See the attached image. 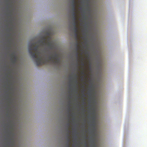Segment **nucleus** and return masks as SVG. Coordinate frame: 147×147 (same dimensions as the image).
Here are the masks:
<instances>
[{
    "instance_id": "obj_1",
    "label": "nucleus",
    "mask_w": 147,
    "mask_h": 147,
    "mask_svg": "<svg viewBox=\"0 0 147 147\" xmlns=\"http://www.w3.org/2000/svg\"><path fill=\"white\" fill-rule=\"evenodd\" d=\"M51 38L50 37L47 38L45 36L42 37L36 43L39 44L33 47L36 44V43H33L28 46V52L31 57L35 59L36 64L37 66L41 65L46 64L49 61H51L57 65L60 63V59L58 55L56 53L52 56H49L48 59L47 55L45 56V59H44L42 56L40 55V53L38 51V49L40 46L42 47L47 46L49 49H52L53 45L52 42L51 41Z\"/></svg>"
},
{
    "instance_id": "obj_2",
    "label": "nucleus",
    "mask_w": 147,
    "mask_h": 147,
    "mask_svg": "<svg viewBox=\"0 0 147 147\" xmlns=\"http://www.w3.org/2000/svg\"><path fill=\"white\" fill-rule=\"evenodd\" d=\"M78 32H74L75 37L76 38V57H77V59H78V51L80 49V46H79V43L78 42Z\"/></svg>"
},
{
    "instance_id": "obj_3",
    "label": "nucleus",
    "mask_w": 147,
    "mask_h": 147,
    "mask_svg": "<svg viewBox=\"0 0 147 147\" xmlns=\"http://www.w3.org/2000/svg\"><path fill=\"white\" fill-rule=\"evenodd\" d=\"M10 56L11 57V61L13 63H15L16 60V56L14 55V53H11Z\"/></svg>"
},
{
    "instance_id": "obj_4",
    "label": "nucleus",
    "mask_w": 147,
    "mask_h": 147,
    "mask_svg": "<svg viewBox=\"0 0 147 147\" xmlns=\"http://www.w3.org/2000/svg\"><path fill=\"white\" fill-rule=\"evenodd\" d=\"M76 1H74V0H73V1H72V10H76Z\"/></svg>"
},
{
    "instance_id": "obj_5",
    "label": "nucleus",
    "mask_w": 147,
    "mask_h": 147,
    "mask_svg": "<svg viewBox=\"0 0 147 147\" xmlns=\"http://www.w3.org/2000/svg\"><path fill=\"white\" fill-rule=\"evenodd\" d=\"M74 32H78V28L77 26H75L74 27Z\"/></svg>"
},
{
    "instance_id": "obj_6",
    "label": "nucleus",
    "mask_w": 147,
    "mask_h": 147,
    "mask_svg": "<svg viewBox=\"0 0 147 147\" xmlns=\"http://www.w3.org/2000/svg\"><path fill=\"white\" fill-rule=\"evenodd\" d=\"M76 10H72V16H77L76 13Z\"/></svg>"
},
{
    "instance_id": "obj_7",
    "label": "nucleus",
    "mask_w": 147,
    "mask_h": 147,
    "mask_svg": "<svg viewBox=\"0 0 147 147\" xmlns=\"http://www.w3.org/2000/svg\"><path fill=\"white\" fill-rule=\"evenodd\" d=\"M93 116L92 117V119L93 121H92V123L93 124H95V117L94 115V113H93Z\"/></svg>"
},
{
    "instance_id": "obj_8",
    "label": "nucleus",
    "mask_w": 147,
    "mask_h": 147,
    "mask_svg": "<svg viewBox=\"0 0 147 147\" xmlns=\"http://www.w3.org/2000/svg\"><path fill=\"white\" fill-rule=\"evenodd\" d=\"M81 65L83 66V67H84L85 65V64L83 62V57H81Z\"/></svg>"
},
{
    "instance_id": "obj_9",
    "label": "nucleus",
    "mask_w": 147,
    "mask_h": 147,
    "mask_svg": "<svg viewBox=\"0 0 147 147\" xmlns=\"http://www.w3.org/2000/svg\"><path fill=\"white\" fill-rule=\"evenodd\" d=\"M67 144H69V143L70 142V139L69 138V134H67Z\"/></svg>"
},
{
    "instance_id": "obj_10",
    "label": "nucleus",
    "mask_w": 147,
    "mask_h": 147,
    "mask_svg": "<svg viewBox=\"0 0 147 147\" xmlns=\"http://www.w3.org/2000/svg\"><path fill=\"white\" fill-rule=\"evenodd\" d=\"M78 23V22L77 21H73V25L74 27L75 26H77V25Z\"/></svg>"
},
{
    "instance_id": "obj_11",
    "label": "nucleus",
    "mask_w": 147,
    "mask_h": 147,
    "mask_svg": "<svg viewBox=\"0 0 147 147\" xmlns=\"http://www.w3.org/2000/svg\"><path fill=\"white\" fill-rule=\"evenodd\" d=\"M72 19H73V21H77V16H72Z\"/></svg>"
},
{
    "instance_id": "obj_12",
    "label": "nucleus",
    "mask_w": 147,
    "mask_h": 147,
    "mask_svg": "<svg viewBox=\"0 0 147 147\" xmlns=\"http://www.w3.org/2000/svg\"><path fill=\"white\" fill-rule=\"evenodd\" d=\"M75 77H76V84H77L78 83V81L77 80V78H78V76L77 75H76Z\"/></svg>"
},
{
    "instance_id": "obj_13",
    "label": "nucleus",
    "mask_w": 147,
    "mask_h": 147,
    "mask_svg": "<svg viewBox=\"0 0 147 147\" xmlns=\"http://www.w3.org/2000/svg\"><path fill=\"white\" fill-rule=\"evenodd\" d=\"M81 74L82 75H84L85 74L84 70L83 68L82 71H81Z\"/></svg>"
},
{
    "instance_id": "obj_14",
    "label": "nucleus",
    "mask_w": 147,
    "mask_h": 147,
    "mask_svg": "<svg viewBox=\"0 0 147 147\" xmlns=\"http://www.w3.org/2000/svg\"><path fill=\"white\" fill-rule=\"evenodd\" d=\"M70 110H71V107H70V106H69V108H68L69 111H70Z\"/></svg>"
},
{
    "instance_id": "obj_15",
    "label": "nucleus",
    "mask_w": 147,
    "mask_h": 147,
    "mask_svg": "<svg viewBox=\"0 0 147 147\" xmlns=\"http://www.w3.org/2000/svg\"><path fill=\"white\" fill-rule=\"evenodd\" d=\"M67 147H70L69 144H67Z\"/></svg>"
},
{
    "instance_id": "obj_16",
    "label": "nucleus",
    "mask_w": 147,
    "mask_h": 147,
    "mask_svg": "<svg viewBox=\"0 0 147 147\" xmlns=\"http://www.w3.org/2000/svg\"><path fill=\"white\" fill-rule=\"evenodd\" d=\"M84 78V76H82V80H83Z\"/></svg>"
},
{
    "instance_id": "obj_17",
    "label": "nucleus",
    "mask_w": 147,
    "mask_h": 147,
    "mask_svg": "<svg viewBox=\"0 0 147 147\" xmlns=\"http://www.w3.org/2000/svg\"><path fill=\"white\" fill-rule=\"evenodd\" d=\"M67 125H68V127L69 126V123H68L67 124Z\"/></svg>"
},
{
    "instance_id": "obj_18",
    "label": "nucleus",
    "mask_w": 147,
    "mask_h": 147,
    "mask_svg": "<svg viewBox=\"0 0 147 147\" xmlns=\"http://www.w3.org/2000/svg\"><path fill=\"white\" fill-rule=\"evenodd\" d=\"M67 131H68V132H70V131L68 129V128L67 129Z\"/></svg>"
},
{
    "instance_id": "obj_19",
    "label": "nucleus",
    "mask_w": 147,
    "mask_h": 147,
    "mask_svg": "<svg viewBox=\"0 0 147 147\" xmlns=\"http://www.w3.org/2000/svg\"><path fill=\"white\" fill-rule=\"evenodd\" d=\"M73 114V113H71V116H72Z\"/></svg>"
},
{
    "instance_id": "obj_20",
    "label": "nucleus",
    "mask_w": 147,
    "mask_h": 147,
    "mask_svg": "<svg viewBox=\"0 0 147 147\" xmlns=\"http://www.w3.org/2000/svg\"><path fill=\"white\" fill-rule=\"evenodd\" d=\"M92 126H93L94 127V126H95V125H94V124H93V125H92Z\"/></svg>"
},
{
    "instance_id": "obj_21",
    "label": "nucleus",
    "mask_w": 147,
    "mask_h": 147,
    "mask_svg": "<svg viewBox=\"0 0 147 147\" xmlns=\"http://www.w3.org/2000/svg\"><path fill=\"white\" fill-rule=\"evenodd\" d=\"M92 142L93 143H94V141H92Z\"/></svg>"
},
{
    "instance_id": "obj_22",
    "label": "nucleus",
    "mask_w": 147,
    "mask_h": 147,
    "mask_svg": "<svg viewBox=\"0 0 147 147\" xmlns=\"http://www.w3.org/2000/svg\"><path fill=\"white\" fill-rule=\"evenodd\" d=\"M74 0H72V1H73ZM74 1H76V0H74Z\"/></svg>"
},
{
    "instance_id": "obj_23",
    "label": "nucleus",
    "mask_w": 147,
    "mask_h": 147,
    "mask_svg": "<svg viewBox=\"0 0 147 147\" xmlns=\"http://www.w3.org/2000/svg\"><path fill=\"white\" fill-rule=\"evenodd\" d=\"M77 90H78V89L76 90V92H77Z\"/></svg>"
},
{
    "instance_id": "obj_24",
    "label": "nucleus",
    "mask_w": 147,
    "mask_h": 147,
    "mask_svg": "<svg viewBox=\"0 0 147 147\" xmlns=\"http://www.w3.org/2000/svg\"><path fill=\"white\" fill-rule=\"evenodd\" d=\"M69 115H70V114H69V117H70Z\"/></svg>"
},
{
    "instance_id": "obj_25",
    "label": "nucleus",
    "mask_w": 147,
    "mask_h": 147,
    "mask_svg": "<svg viewBox=\"0 0 147 147\" xmlns=\"http://www.w3.org/2000/svg\"><path fill=\"white\" fill-rule=\"evenodd\" d=\"M83 88H84V86H83Z\"/></svg>"
},
{
    "instance_id": "obj_26",
    "label": "nucleus",
    "mask_w": 147,
    "mask_h": 147,
    "mask_svg": "<svg viewBox=\"0 0 147 147\" xmlns=\"http://www.w3.org/2000/svg\"><path fill=\"white\" fill-rule=\"evenodd\" d=\"M78 63H77V66H78Z\"/></svg>"
},
{
    "instance_id": "obj_27",
    "label": "nucleus",
    "mask_w": 147,
    "mask_h": 147,
    "mask_svg": "<svg viewBox=\"0 0 147 147\" xmlns=\"http://www.w3.org/2000/svg\"><path fill=\"white\" fill-rule=\"evenodd\" d=\"M70 102V101H69V102Z\"/></svg>"
}]
</instances>
